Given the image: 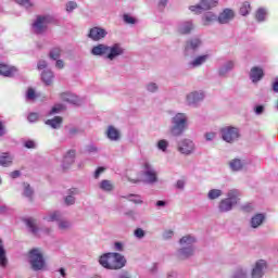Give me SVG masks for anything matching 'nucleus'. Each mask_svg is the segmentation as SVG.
I'll use <instances>...</instances> for the list:
<instances>
[{
	"label": "nucleus",
	"instance_id": "obj_1",
	"mask_svg": "<svg viewBox=\"0 0 278 278\" xmlns=\"http://www.w3.org/2000/svg\"><path fill=\"white\" fill-rule=\"evenodd\" d=\"M125 53V49L121 43H114L113 46H108L105 43H99L93 46L91 49V55L103 56L106 55V60L111 62L116 60V58L123 55Z\"/></svg>",
	"mask_w": 278,
	"mask_h": 278
},
{
	"label": "nucleus",
	"instance_id": "obj_2",
	"mask_svg": "<svg viewBox=\"0 0 278 278\" xmlns=\"http://www.w3.org/2000/svg\"><path fill=\"white\" fill-rule=\"evenodd\" d=\"M99 264L108 270H121L125 268L127 260L121 253L109 252L100 256Z\"/></svg>",
	"mask_w": 278,
	"mask_h": 278
},
{
	"label": "nucleus",
	"instance_id": "obj_3",
	"mask_svg": "<svg viewBox=\"0 0 278 278\" xmlns=\"http://www.w3.org/2000/svg\"><path fill=\"white\" fill-rule=\"evenodd\" d=\"M194 242H197V239L190 235L185 236L179 240L182 248L177 251L178 260H188V257L194 255Z\"/></svg>",
	"mask_w": 278,
	"mask_h": 278
},
{
	"label": "nucleus",
	"instance_id": "obj_4",
	"mask_svg": "<svg viewBox=\"0 0 278 278\" xmlns=\"http://www.w3.org/2000/svg\"><path fill=\"white\" fill-rule=\"evenodd\" d=\"M28 263L30 268L38 273L39 270H45L47 266V261L45 260V254L39 248H34L28 252Z\"/></svg>",
	"mask_w": 278,
	"mask_h": 278
},
{
	"label": "nucleus",
	"instance_id": "obj_5",
	"mask_svg": "<svg viewBox=\"0 0 278 278\" xmlns=\"http://www.w3.org/2000/svg\"><path fill=\"white\" fill-rule=\"evenodd\" d=\"M240 197V191L237 189H231L227 193V198L223 199L218 204V212L225 214L227 212H231L233 210V205H238V201Z\"/></svg>",
	"mask_w": 278,
	"mask_h": 278
},
{
	"label": "nucleus",
	"instance_id": "obj_6",
	"mask_svg": "<svg viewBox=\"0 0 278 278\" xmlns=\"http://www.w3.org/2000/svg\"><path fill=\"white\" fill-rule=\"evenodd\" d=\"M172 127L170 134L172 136H181L188 128V115L186 113H177L172 117Z\"/></svg>",
	"mask_w": 278,
	"mask_h": 278
},
{
	"label": "nucleus",
	"instance_id": "obj_7",
	"mask_svg": "<svg viewBox=\"0 0 278 278\" xmlns=\"http://www.w3.org/2000/svg\"><path fill=\"white\" fill-rule=\"evenodd\" d=\"M53 21V17L49 15H38L35 20V22L31 24V29L37 35L40 36L47 31V27L49 23Z\"/></svg>",
	"mask_w": 278,
	"mask_h": 278
},
{
	"label": "nucleus",
	"instance_id": "obj_8",
	"mask_svg": "<svg viewBox=\"0 0 278 278\" xmlns=\"http://www.w3.org/2000/svg\"><path fill=\"white\" fill-rule=\"evenodd\" d=\"M222 138L225 142L233 143L240 139V128L227 126L220 129Z\"/></svg>",
	"mask_w": 278,
	"mask_h": 278
},
{
	"label": "nucleus",
	"instance_id": "obj_9",
	"mask_svg": "<svg viewBox=\"0 0 278 278\" xmlns=\"http://www.w3.org/2000/svg\"><path fill=\"white\" fill-rule=\"evenodd\" d=\"M216 5H218V0H201L199 4L189 7V10L195 14H201V12L212 10Z\"/></svg>",
	"mask_w": 278,
	"mask_h": 278
},
{
	"label": "nucleus",
	"instance_id": "obj_10",
	"mask_svg": "<svg viewBox=\"0 0 278 278\" xmlns=\"http://www.w3.org/2000/svg\"><path fill=\"white\" fill-rule=\"evenodd\" d=\"M43 219L48 220V223H55L56 220L59 225V229H68L71 227V222L62 220V214L59 211H54L53 213H50Z\"/></svg>",
	"mask_w": 278,
	"mask_h": 278
},
{
	"label": "nucleus",
	"instance_id": "obj_11",
	"mask_svg": "<svg viewBox=\"0 0 278 278\" xmlns=\"http://www.w3.org/2000/svg\"><path fill=\"white\" fill-rule=\"evenodd\" d=\"M194 141L190 139H182L178 142V151L182 155H192L194 153Z\"/></svg>",
	"mask_w": 278,
	"mask_h": 278
},
{
	"label": "nucleus",
	"instance_id": "obj_12",
	"mask_svg": "<svg viewBox=\"0 0 278 278\" xmlns=\"http://www.w3.org/2000/svg\"><path fill=\"white\" fill-rule=\"evenodd\" d=\"M143 181L146 184H156L157 182V173L151 166V164L146 163L144 164V170H143Z\"/></svg>",
	"mask_w": 278,
	"mask_h": 278
},
{
	"label": "nucleus",
	"instance_id": "obj_13",
	"mask_svg": "<svg viewBox=\"0 0 278 278\" xmlns=\"http://www.w3.org/2000/svg\"><path fill=\"white\" fill-rule=\"evenodd\" d=\"M105 36H108V30L99 26L90 28L88 33V38H90V40H93V42H99V40H103Z\"/></svg>",
	"mask_w": 278,
	"mask_h": 278
},
{
	"label": "nucleus",
	"instance_id": "obj_14",
	"mask_svg": "<svg viewBox=\"0 0 278 278\" xmlns=\"http://www.w3.org/2000/svg\"><path fill=\"white\" fill-rule=\"evenodd\" d=\"M264 270H266V261L260 260L255 263L254 268H252L251 277L262 278L264 277Z\"/></svg>",
	"mask_w": 278,
	"mask_h": 278
},
{
	"label": "nucleus",
	"instance_id": "obj_15",
	"mask_svg": "<svg viewBox=\"0 0 278 278\" xmlns=\"http://www.w3.org/2000/svg\"><path fill=\"white\" fill-rule=\"evenodd\" d=\"M203 99H205V93L203 91H192L187 94L188 105H197V103H201Z\"/></svg>",
	"mask_w": 278,
	"mask_h": 278
},
{
	"label": "nucleus",
	"instance_id": "obj_16",
	"mask_svg": "<svg viewBox=\"0 0 278 278\" xmlns=\"http://www.w3.org/2000/svg\"><path fill=\"white\" fill-rule=\"evenodd\" d=\"M236 68V61L229 60L226 61L219 68H218V76L219 77H227L231 71Z\"/></svg>",
	"mask_w": 278,
	"mask_h": 278
},
{
	"label": "nucleus",
	"instance_id": "obj_17",
	"mask_svg": "<svg viewBox=\"0 0 278 278\" xmlns=\"http://www.w3.org/2000/svg\"><path fill=\"white\" fill-rule=\"evenodd\" d=\"M201 47V39L199 38H192L186 42L185 46V53L186 55H190V53H194L197 49Z\"/></svg>",
	"mask_w": 278,
	"mask_h": 278
},
{
	"label": "nucleus",
	"instance_id": "obj_18",
	"mask_svg": "<svg viewBox=\"0 0 278 278\" xmlns=\"http://www.w3.org/2000/svg\"><path fill=\"white\" fill-rule=\"evenodd\" d=\"M194 29V23L189 20V21H182L179 22L178 24V33L182 35H188Z\"/></svg>",
	"mask_w": 278,
	"mask_h": 278
},
{
	"label": "nucleus",
	"instance_id": "obj_19",
	"mask_svg": "<svg viewBox=\"0 0 278 278\" xmlns=\"http://www.w3.org/2000/svg\"><path fill=\"white\" fill-rule=\"evenodd\" d=\"M75 163V150H70L63 157L62 168L66 170Z\"/></svg>",
	"mask_w": 278,
	"mask_h": 278
},
{
	"label": "nucleus",
	"instance_id": "obj_20",
	"mask_svg": "<svg viewBox=\"0 0 278 278\" xmlns=\"http://www.w3.org/2000/svg\"><path fill=\"white\" fill-rule=\"evenodd\" d=\"M264 77V70L258 66H254L250 71V79L253 84H257Z\"/></svg>",
	"mask_w": 278,
	"mask_h": 278
},
{
	"label": "nucleus",
	"instance_id": "obj_21",
	"mask_svg": "<svg viewBox=\"0 0 278 278\" xmlns=\"http://www.w3.org/2000/svg\"><path fill=\"white\" fill-rule=\"evenodd\" d=\"M61 99L66 101V103H72L73 105H81V99L75 93L64 92L61 94Z\"/></svg>",
	"mask_w": 278,
	"mask_h": 278
},
{
	"label": "nucleus",
	"instance_id": "obj_22",
	"mask_svg": "<svg viewBox=\"0 0 278 278\" xmlns=\"http://www.w3.org/2000/svg\"><path fill=\"white\" fill-rule=\"evenodd\" d=\"M233 16H235L233 10L225 9L218 16V23H220L222 25H225L229 23V21H231Z\"/></svg>",
	"mask_w": 278,
	"mask_h": 278
},
{
	"label": "nucleus",
	"instance_id": "obj_23",
	"mask_svg": "<svg viewBox=\"0 0 278 278\" xmlns=\"http://www.w3.org/2000/svg\"><path fill=\"white\" fill-rule=\"evenodd\" d=\"M12 162H14V156L9 152H3L0 154V166L8 168L12 166Z\"/></svg>",
	"mask_w": 278,
	"mask_h": 278
},
{
	"label": "nucleus",
	"instance_id": "obj_24",
	"mask_svg": "<svg viewBox=\"0 0 278 278\" xmlns=\"http://www.w3.org/2000/svg\"><path fill=\"white\" fill-rule=\"evenodd\" d=\"M15 74L16 67H12L3 63L0 64V75H2V77H14Z\"/></svg>",
	"mask_w": 278,
	"mask_h": 278
},
{
	"label": "nucleus",
	"instance_id": "obj_25",
	"mask_svg": "<svg viewBox=\"0 0 278 278\" xmlns=\"http://www.w3.org/2000/svg\"><path fill=\"white\" fill-rule=\"evenodd\" d=\"M207 54L195 58L193 61L188 63V68H199V66H203V64L207 62Z\"/></svg>",
	"mask_w": 278,
	"mask_h": 278
},
{
	"label": "nucleus",
	"instance_id": "obj_26",
	"mask_svg": "<svg viewBox=\"0 0 278 278\" xmlns=\"http://www.w3.org/2000/svg\"><path fill=\"white\" fill-rule=\"evenodd\" d=\"M24 223L26 225V227H28L30 233H33V236H38V224L36 223V219L34 218H26L24 219Z\"/></svg>",
	"mask_w": 278,
	"mask_h": 278
},
{
	"label": "nucleus",
	"instance_id": "obj_27",
	"mask_svg": "<svg viewBox=\"0 0 278 278\" xmlns=\"http://www.w3.org/2000/svg\"><path fill=\"white\" fill-rule=\"evenodd\" d=\"M264 220H266V216H264L262 213H258L251 218L250 225L252 229H257V227H260Z\"/></svg>",
	"mask_w": 278,
	"mask_h": 278
},
{
	"label": "nucleus",
	"instance_id": "obj_28",
	"mask_svg": "<svg viewBox=\"0 0 278 278\" xmlns=\"http://www.w3.org/2000/svg\"><path fill=\"white\" fill-rule=\"evenodd\" d=\"M0 266L5 268L8 266V254L3 245V239H0Z\"/></svg>",
	"mask_w": 278,
	"mask_h": 278
},
{
	"label": "nucleus",
	"instance_id": "obj_29",
	"mask_svg": "<svg viewBox=\"0 0 278 278\" xmlns=\"http://www.w3.org/2000/svg\"><path fill=\"white\" fill-rule=\"evenodd\" d=\"M55 76L53 75V72L51 70H45L41 73V79L43 81V84H46V86H51V84H53V78Z\"/></svg>",
	"mask_w": 278,
	"mask_h": 278
},
{
	"label": "nucleus",
	"instance_id": "obj_30",
	"mask_svg": "<svg viewBox=\"0 0 278 278\" xmlns=\"http://www.w3.org/2000/svg\"><path fill=\"white\" fill-rule=\"evenodd\" d=\"M230 169L238 173L244 168V161L240 159H233L229 162Z\"/></svg>",
	"mask_w": 278,
	"mask_h": 278
},
{
	"label": "nucleus",
	"instance_id": "obj_31",
	"mask_svg": "<svg viewBox=\"0 0 278 278\" xmlns=\"http://www.w3.org/2000/svg\"><path fill=\"white\" fill-rule=\"evenodd\" d=\"M268 16V11L264 8H258L255 13V18L257 23H266Z\"/></svg>",
	"mask_w": 278,
	"mask_h": 278
},
{
	"label": "nucleus",
	"instance_id": "obj_32",
	"mask_svg": "<svg viewBox=\"0 0 278 278\" xmlns=\"http://www.w3.org/2000/svg\"><path fill=\"white\" fill-rule=\"evenodd\" d=\"M62 121L61 116H55L52 119H47L46 125H49L52 129H60L62 127Z\"/></svg>",
	"mask_w": 278,
	"mask_h": 278
},
{
	"label": "nucleus",
	"instance_id": "obj_33",
	"mask_svg": "<svg viewBox=\"0 0 278 278\" xmlns=\"http://www.w3.org/2000/svg\"><path fill=\"white\" fill-rule=\"evenodd\" d=\"M106 136H108L109 140L116 141L121 138V132H118V130L116 128H114V126H109Z\"/></svg>",
	"mask_w": 278,
	"mask_h": 278
},
{
	"label": "nucleus",
	"instance_id": "obj_34",
	"mask_svg": "<svg viewBox=\"0 0 278 278\" xmlns=\"http://www.w3.org/2000/svg\"><path fill=\"white\" fill-rule=\"evenodd\" d=\"M248 276H249V273L247 271L245 268L237 267L233 270L231 278H247Z\"/></svg>",
	"mask_w": 278,
	"mask_h": 278
},
{
	"label": "nucleus",
	"instance_id": "obj_35",
	"mask_svg": "<svg viewBox=\"0 0 278 278\" xmlns=\"http://www.w3.org/2000/svg\"><path fill=\"white\" fill-rule=\"evenodd\" d=\"M216 20H217L216 14L212 12L205 13L202 17L203 25H210L211 23H214V21Z\"/></svg>",
	"mask_w": 278,
	"mask_h": 278
},
{
	"label": "nucleus",
	"instance_id": "obj_36",
	"mask_svg": "<svg viewBox=\"0 0 278 278\" xmlns=\"http://www.w3.org/2000/svg\"><path fill=\"white\" fill-rule=\"evenodd\" d=\"M219 197H223V190L220 189H211L207 193L210 201H215V199H219Z\"/></svg>",
	"mask_w": 278,
	"mask_h": 278
},
{
	"label": "nucleus",
	"instance_id": "obj_37",
	"mask_svg": "<svg viewBox=\"0 0 278 278\" xmlns=\"http://www.w3.org/2000/svg\"><path fill=\"white\" fill-rule=\"evenodd\" d=\"M101 190H104L105 192H112L114 190V186L110 180H102L100 182Z\"/></svg>",
	"mask_w": 278,
	"mask_h": 278
},
{
	"label": "nucleus",
	"instance_id": "obj_38",
	"mask_svg": "<svg viewBox=\"0 0 278 278\" xmlns=\"http://www.w3.org/2000/svg\"><path fill=\"white\" fill-rule=\"evenodd\" d=\"M241 16H248V14L251 12V3L248 1L243 2L239 10Z\"/></svg>",
	"mask_w": 278,
	"mask_h": 278
},
{
	"label": "nucleus",
	"instance_id": "obj_39",
	"mask_svg": "<svg viewBox=\"0 0 278 278\" xmlns=\"http://www.w3.org/2000/svg\"><path fill=\"white\" fill-rule=\"evenodd\" d=\"M60 55H62V50L60 48H53L49 52L50 60H60Z\"/></svg>",
	"mask_w": 278,
	"mask_h": 278
},
{
	"label": "nucleus",
	"instance_id": "obj_40",
	"mask_svg": "<svg viewBox=\"0 0 278 278\" xmlns=\"http://www.w3.org/2000/svg\"><path fill=\"white\" fill-rule=\"evenodd\" d=\"M157 150L163 151V153H166V149H168V141L166 139H161L157 144Z\"/></svg>",
	"mask_w": 278,
	"mask_h": 278
},
{
	"label": "nucleus",
	"instance_id": "obj_41",
	"mask_svg": "<svg viewBox=\"0 0 278 278\" xmlns=\"http://www.w3.org/2000/svg\"><path fill=\"white\" fill-rule=\"evenodd\" d=\"M128 201L136 204H142V198L138 194H129L127 195Z\"/></svg>",
	"mask_w": 278,
	"mask_h": 278
},
{
	"label": "nucleus",
	"instance_id": "obj_42",
	"mask_svg": "<svg viewBox=\"0 0 278 278\" xmlns=\"http://www.w3.org/2000/svg\"><path fill=\"white\" fill-rule=\"evenodd\" d=\"M15 3H18V5H23V8H26L27 10L34 8V3L29 0H15Z\"/></svg>",
	"mask_w": 278,
	"mask_h": 278
},
{
	"label": "nucleus",
	"instance_id": "obj_43",
	"mask_svg": "<svg viewBox=\"0 0 278 278\" xmlns=\"http://www.w3.org/2000/svg\"><path fill=\"white\" fill-rule=\"evenodd\" d=\"M123 18L124 23H126L127 25H136V17L129 14H124Z\"/></svg>",
	"mask_w": 278,
	"mask_h": 278
},
{
	"label": "nucleus",
	"instance_id": "obj_44",
	"mask_svg": "<svg viewBox=\"0 0 278 278\" xmlns=\"http://www.w3.org/2000/svg\"><path fill=\"white\" fill-rule=\"evenodd\" d=\"M31 194H34V190L31 189V187L27 184H24V197L31 199Z\"/></svg>",
	"mask_w": 278,
	"mask_h": 278
},
{
	"label": "nucleus",
	"instance_id": "obj_45",
	"mask_svg": "<svg viewBox=\"0 0 278 278\" xmlns=\"http://www.w3.org/2000/svg\"><path fill=\"white\" fill-rule=\"evenodd\" d=\"M26 99L28 101H34L36 99V91L33 88H29L26 92Z\"/></svg>",
	"mask_w": 278,
	"mask_h": 278
},
{
	"label": "nucleus",
	"instance_id": "obj_46",
	"mask_svg": "<svg viewBox=\"0 0 278 278\" xmlns=\"http://www.w3.org/2000/svg\"><path fill=\"white\" fill-rule=\"evenodd\" d=\"M39 118L40 115L38 113H29L27 117L29 123H36Z\"/></svg>",
	"mask_w": 278,
	"mask_h": 278
},
{
	"label": "nucleus",
	"instance_id": "obj_47",
	"mask_svg": "<svg viewBox=\"0 0 278 278\" xmlns=\"http://www.w3.org/2000/svg\"><path fill=\"white\" fill-rule=\"evenodd\" d=\"M135 238H138L139 240H142L144 238L146 232L142 230V228H137L134 232Z\"/></svg>",
	"mask_w": 278,
	"mask_h": 278
},
{
	"label": "nucleus",
	"instance_id": "obj_48",
	"mask_svg": "<svg viewBox=\"0 0 278 278\" xmlns=\"http://www.w3.org/2000/svg\"><path fill=\"white\" fill-rule=\"evenodd\" d=\"M76 8H77V2H75V1H70L66 3L67 12H73V10H76Z\"/></svg>",
	"mask_w": 278,
	"mask_h": 278
},
{
	"label": "nucleus",
	"instance_id": "obj_49",
	"mask_svg": "<svg viewBox=\"0 0 278 278\" xmlns=\"http://www.w3.org/2000/svg\"><path fill=\"white\" fill-rule=\"evenodd\" d=\"M148 92H157V84L155 83H149L147 85Z\"/></svg>",
	"mask_w": 278,
	"mask_h": 278
},
{
	"label": "nucleus",
	"instance_id": "obj_50",
	"mask_svg": "<svg viewBox=\"0 0 278 278\" xmlns=\"http://www.w3.org/2000/svg\"><path fill=\"white\" fill-rule=\"evenodd\" d=\"M48 63L45 60H40L37 64L38 71H43V68H47Z\"/></svg>",
	"mask_w": 278,
	"mask_h": 278
},
{
	"label": "nucleus",
	"instance_id": "obj_51",
	"mask_svg": "<svg viewBox=\"0 0 278 278\" xmlns=\"http://www.w3.org/2000/svg\"><path fill=\"white\" fill-rule=\"evenodd\" d=\"M254 112L257 116H260L261 114H264V105L260 104V105H256L254 108Z\"/></svg>",
	"mask_w": 278,
	"mask_h": 278
},
{
	"label": "nucleus",
	"instance_id": "obj_52",
	"mask_svg": "<svg viewBox=\"0 0 278 278\" xmlns=\"http://www.w3.org/2000/svg\"><path fill=\"white\" fill-rule=\"evenodd\" d=\"M65 203H66V205H73V204H75V197H73V195H67V197L65 198Z\"/></svg>",
	"mask_w": 278,
	"mask_h": 278
},
{
	"label": "nucleus",
	"instance_id": "obj_53",
	"mask_svg": "<svg viewBox=\"0 0 278 278\" xmlns=\"http://www.w3.org/2000/svg\"><path fill=\"white\" fill-rule=\"evenodd\" d=\"M24 147H26V149H36V142L31 140L25 141Z\"/></svg>",
	"mask_w": 278,
	"mask_h": 278
},
{
	"label": "nucleus",
	"instance_id": "obj_54",
	"mask_svg": "<svg viewBox=\"0 0 278 278\" xmlns=\"http://www.w3.org/2000/svg\"><path fill=\"white\" fill-rule=\"evenodd\" d=\"M61 111H62V105L53 106V108L51 109V111L49 112V114H50V115H52V114H58V113L61 112Z\"/></svg>",
	"mask_w": 278,
	"mask_h": 278
},
{
	"label": "nucleus",
	"instance_id": "obj_55",
	"mask_svg": "<svg viewBox=\"0 0 278 278\" xmlns=\"http://www.w3.org/2000/svg\"><path fill=\"white\" fill-rule=\"evenodd\" d=\"M173 236H174L173 230H166V231L163 233L164 240H168V239H170Z\"/></svg>",
	"mask_w": 278,
	"mask_h": 278
},
{
	"label": "nucleus",
	"instance_id": "obj_56",
	"mask_svg": "<svg viewBox=\"0 0 278 278\" xmlns=\"http://www.w3.org/2000/svg\"><path fill=\"white\" fill-rule=\"evenodd\" d=\"M8 131L5 130V126H3V122L0 121V138H3Z\"/></svg>",
	"mask_w": 278,
	"mask_h": 278
},
{
	"label": "nucleus",
	"instance_id": "obj_57",
	"mask_svg": "<svg viewBox=\"0 0 278 278\" xmlns=\"http://www.w3.org/2000/svg\"><path fill=\"white\" fill-rule=\"evenodd\" d=\"M103 170H105V168H103V167H98V168L96 169V172H94V178H96V179H99V177H100L101 173H103Z\"/></svg>",
	"mask_w": 278,
	"mask_h": 278
},
{
	"label": "nucleus",
	"instance_id": "obj_58",
	"mask_svg": "<svg viewBox=\"0 0 278 278\" xmlns=\"http://www.w3.org/2000/svg\"><path fill=\"white\" fill-rule=\"evenodd\" d=\"M185 186H186V182L184 180H178L176 182V188H178V190H184Z\"/></svg>",
	"mask_w": 278,
	"mask_h": 278
},
{
	"label": "nucleus",
	"instance_id": "obj_59",
	"mask_svg": "<svg viewBox=\"0 0 278 278\" xmlns=\"http://www.w3.org/2000/svg\"><path fill=\"white\" fill-rule=\"evenodd\" d=\"M205 138H206V140H213L214 138H216V134H214V132H206L205 134Z\"/></svg>",
	"mask_w": 278,
	"mask_h": 278
},
{
	"label": "nucleus",
	"instance_id": "obj_60",
	"mask_svg": "<svg viewBox=\"0 0 278 278\" xmlns=\"http://www.w3.org/2000/svg\"><path fill=\"white\" fill-rule=\"evenodd\" d=\"M21 175V172L20 170H14L10 174V177L12 179H17V177Z\"/></svg>",
	"mask_w": 278,
	"mask_h": 278
},
{
	"label": "nucleus",
	"instance_id": "obj_61",
	"mask_svg": "<svg viewBox=\"0 0 278 278\" xmlns=\"http://www.w3.org/2000/svg\"><path fill=\"white\" fill-rule=\"evenodd\" d=\"M118 278H131V275L128 271H123L118 275Z\"/></svg>",
	"mask_w": 278,
	"mask_h": 278
},
{
	"label": "nucleus",
	"instance_id": "obj_62",
	"mask_svg": "<svg viewBox=\"0 0 278 278\" xmlns=\"http://www.w3.org/2000/svg\"><path fill=\"white\" fill-rule=\"evenodd\" d=\"M114 249H115V251H123V243L115 242L114 243Z\"/></svg>",
	"mask_w": 278,
	"mask_h": 278
},
{
	"label": "nucleus",
	"instance_id": "obj_63",
	"mask_svg": "<svg viewBox=\"0 0 278 278\" xmlns=\"http://www.w3.org/2000/svg\"><path fill=\"white\" fill-rule=\"evenodd\" d=\"M55 66H56L58 68H64V61L58 59V60H56V63H55Z\"/></svg>",
	"mask_w": 278,
	"mask_h": 278
},
{
	"label": "nucleus",
	"instance_id": "obj_64",
	"mask_svg": "<svg viewBox=\"0 0 278 278\" xmlns=\"http://www.w3.org/2000/svg\"><path fill=\"white\" fill-rule=\"evenodd\" d=\"M273 90H274V92H278V78H276L273 84Z\"/></svg>",
	"mask_w": 278,
	"mask_h": 278
}]
</instances>
